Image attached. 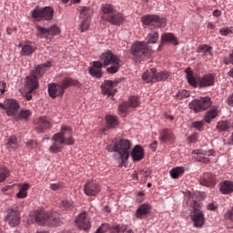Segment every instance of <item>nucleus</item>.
Returning a JSON list of instances; mask_svg holds the SVG:
<instances>
[{
    "instance_id": "obj_1",
    "label": "nucleus",
    "mask_w": 233,
    "mask_h": 233,
    "mask_svg": "<svg viewBox=\"0 0 233 233\" xmlns=\"http://www.w3.org/2000/svg\"><path fill=\"white\" fill-rule=\"evenodd\" d=\"M53 144L48 148L51 154H59L63 150L65 145L71 146L76 143L72 135V127L68 126H62L60 132L56 133L52 137Z\"/></svg>"
},
{
    "instance_id": "obj_2",
    "label": "nucleus",
    "mask_w": 233,
    "mask_h": 233,
    "mask_svg": "<svg viewBox=\"0 0 233 233\" xmlns=\"http://www.w3.org/2000/svg\"><path fill=\"white\" fill-rule=\"evenodd\" d=\"M100 63L103 64L104 68H106V66H109L110 65V66L106 68L107 74H117L122 66L121 58L110 50L104 52L100 56Z\"/></svg>"
},
{
    "instance_id": "obj_3",
    "label": "nucleus",
    "mask_w": 233,
    "mask_h": 233,
    "mask_svg": "<svg viewBox=\"0 0 233 233\" xmlns=\"http://www.w3.org/2000/svg\"><path fill=\"white\" fill-rule=\"evenodd\" d=\"M130 148H132V143L130 140L125 138L116 140L113 145L107 147L108 152L118 153L119 159H121L122 163L128 161V157H130Z\"/></svg>"
},
{
    "instance_id": "obj_4",
    "label": "nucleus",
    "mask_w": 233,
    "mask_h": 233,
    "mask_svg": "<svg viewBox=\"0 0 233 233\" xmlns=\"http://www.w3.org/2000/svg\"><path fill=\"white\" fill-rule=\"evenodd\" d=\"M35 219L37 225L53 227L59 225V214L57 212H46L45 209H37L35 212Z\"/></svg>"
},
{
    "instance_id": "obj_5",
    "label": "nucleus",
    "mask_w": 233,
    "mask_h": 233,
    "mask_svg": "<svg viewBox=\"0 0 233 233\" xmlns=\"http://www.w3.org/2000/svg\"><path fill=\"white\" fill-rule=\"evenodd\" d=\"M187 83L191 86H198V88H206L207 86H214L215 76L212 74L205 75L202 77L196 79L194 73L190 68L186 69Z\"/></svg>"
},
{
    "instance_id": "obj_6",
    "label": "nucleus",
    "mask_w": 233,
    "mask_h": 233,
    "mask_svg": "<svg viewBox=\"0 0 233 233\" xmlns=\"http://www.w3.org/2000/svg\"><path fill=\"white\" fill-rule=\"evenodd\" d=\"M154 51L147 42H136L131 46V55L137 59V61H145L152 57Z\"/></svg>"
},
{
    "instance_id": "obj_7",
    "label": "nucleus",
    "mask_w": 233,
    "mask_h": 233,
    "mask_svg": "<svg viewBox=\"0 0 233 233\" xmlns=\"http://www.w3.org/2000/svg\"><path fill=\"white\" fill-rule=\"evenodd\" d=\"M187 205L193 208V212H191L190 216L194 223V227L201 228V227L205 225V215H203V212L199 211L201 205L198 201L190 199L187 202Z\"/></svg>"
},
{
    "instance_id": "obj_8",
    "label": "nucleus",
    "mask_w": 233,
    "mask_h": 233,
    "mask_svg": "<svg viewBox=\"0 0 233 233\" xmlns=\"http://www.w3.org/2000/svg\"><path fill=\"white\" fill-rule=\"evenodd\" d=\"M142 79L146 83H157V81H166V79H168V72L161 71L157 73L156 68H151L143 73Z\"/></svg>"
},
{
    "instance_id": "obj_9",
    "label": "nucleus",
    "mask_w": 233,
    "mask_h": 233,
    "mask_svg": "<svg viewBox=\"0 0 233 233\" xmlns=\"http://www.w3.org/2000/svg\"><path fill=\"white\" fill-rule=\"evenodd\" d=\"M32 17L35 21H52L54 19V8L50 6L36 7L32 11Z\"/></svg>"
},
{
    "instance_id": "obj_10",
    "label": "nucleus",
    "mask_w": 233,
    "mask_h": 233,
    "mask_svg": "<svg viewBox=\"0 0 233 233\" xmlns=\"http://www.w3.org/2000/svg\"><path fill=\"white\" fill-rule=\"evenodd\" d=\"M61 29L57 25H51L50 28H45L41 25H36V37L40 39H51L54 35H59Z\"/></svg>"
},
{
    "instance_id": "obj_11",
    "label": "nucleus",
    "mask_w": 233,
    "mask_h": 233,
    "mask_svg": "<svg viewBox=\"0 0 233 233\" xmlns=\"http://www.w3.org/2000/svg\"><path fill=\"white\" fill-rule=\"evenodd\" d=\"M110 230V233H134L127 226L118 224L110 228L108 224H102L95 233H105Z\"/></svg>"
},
{
    "instance_id": "obj_12",
    "label": "nucleus",
    "mask_w": 233,
    "mask_h": 233,
    "mask_svg": "<svg viewBox=\"0 0 233 233\" xmlns=\"http://www.w3.org/2000/svg\"><path fill=\"white\" fill-rule=\"evenodd\" d=\"M212 106V99L209 96L200 97L189 104V108L194 112H203Z\"/></svg>"
},
{
    "instance_id": "obj_13",
    "label": "nucleus",
    "mask_w": 233,
    "mask_h": 233,
    "mask_svg": "<svg viewBox=\"0 0 233 233\" xmlns=\"http://www.w3.org/2000/svg\"><path fill=\"white\" fill-rule=\"evenodd\" d=\"M142 23L143 25L163 28L167 25V20L157 16V15H147L142 17Z\"/></svg>"
},
{
    "instance_id": "obj_14",
    "label": "nucleus",
    "mask_w": 233,
    "mask_h": 233,
    "mask_svg": "<svg viewBox=\"0 0 233 233\" xmlns=\"http://www.w3.org/2000/svg\"><path fill=\"white\" fill-rule=\"evenodd\" d=\"M0 109L5 110L7 116H15L19 110V103L17 100L7 99L4 104L0 103Z\"/></svg>"
},
{
    "instance_id": "obj_15",
    "label": "nucleus",
    "mask_w": 233,
    "mask_h": 233,
    "mask_svg": "<svg viewBox=\"0 0 233 233\" xmlns=\"http://www.w3.org/2000/svg\"><path fill=\"white\" fill-rule=\"evenodd\" d=\"M101 192V187L97 181L89 179L86 182L84 187V193L86 196H97Z\"/></svg>"
},
{
    "instance_id": "obj_16",
    "label": "nucleus",
    "mask_w": 233,
    "mask_h": 233,
    "mask_svg": "<svg viewBox=\"0 0 233 233\" xmlns=\"http://www.w3.org/2000/svg\"><path fill=\"white\" fill-rule=\"evenodd\" d=\"M50 128H52V123L48 117L42 116L35 120V130L37 134H45V132L50 130Z\"/></svg>"
},
{
    "instance_id": "obj_17",
    "label": "nucleus",
    "mask_w": 233,
    "mask_h": 233,
    "mask_svg": "<svg viewBox=\"0 0 233 233\" xmlns=\"http://www.w3.org/2000/svg\"><path fill=\"white\" fill-rule=\"evenodd\" d=\"M5 219L10 227H17L21 223V213L17 209H9Z\"/></svg>"
},
{
    "instance_id": "obj_18",
    "label": "nucleus",
    "mask_w": 233,
    "mask_h": 233,
    "mask_svg": "<svg viewBox=\"0 0 233 233\" xmlns=\"http://www.w3.org/2000/svg\"><path fill=\"white\" fill-rule=\"evenodd\" d=\"M103 68L105 66L101 61H94L91 63V66L88 67V72L92 77H96V79H101L103 77Z\"/></svg>"
},
{
    "instance_id": "obj_19",
    "label": "nucleus",
    "mask_w": 233,
    "mask_h": 233,
    "mask_svg": "<svg viewBox=\"0 0 233 233\" xmlns=\"http://www.w3.org/2000/svg\"><path fill=\"white\" fill-rule=\"evenodd\" d=\"M160 143H166L167 145H172L176 141V136L172 129L165 127L159 133Z\"/></svg>"
},
{
    "instance_id": "obj_20",
    "label": "nucleus",
    "mask_w": 233,
    "mask_h": 233,
    "mask_svg": "<svg viewBox=\"0 0 233 233\" xmlns=\"http://www.w3.org/2000/svg\"><path fill=\"white\" fill-rule=\"evenodd\" d=\"M47 91L52 99H56V97H61L65 96V89H63L60 83L48 84Z\"/></svg>"
},
{
    "instance_id": "obj_21",
    "label": "nucleus",
    "mask_w": 233,
    "mask_h": 233,
    "mask_svg": "<svg viewBox=\"0 0 233 233\" xmlns=\"http://www.w3.org/2000/svg\"><path fill=\"white\" fill-rule=\"evenodd\" d=\"M126 19L127 17L123 13L115 11L112 15L106 18V21L110 23V25H113V26H121V25L125 23Z\"/></svg>"
},
{
    "instance_id": "obj_22",
    "label": "nucleus",
    "mask_w": 233,
    "mask_h": 233,
    "mask_svg": "<svg viewBox=\"0 0 233 233\" xmlns=\"http://www.w3.org/2000/svg\"><path fill=\"white\" fill-rule=\"evenodd\" d=\"M199 184L203 187H216V176L212 173H204L199 179Z\"/></svg>"
},
{
    "instance_id": "obj_23",
    "label": "nucleus",
    "mask_w": 233,
    "mask_h": 233,
    "mask_svg": "<svg viewBox=\"0 0 233 233\" xmlns=\"http://www.w3.org/2000/svg\"><path fill=\"white\" fill-rule=\"evenodd\" d=\"M25 90H28V92L37 90V88H39V79L32 75L26 76L25 81Z\"/></svg>"
},
{
    "instance_id": "obj_24",
    "label": "nucleus",
    "mask_w": 233,
    "mask_h": 233,
    "mask_svg": "<svg viewBox=\"0 0 233 233\" xmlns=\"http://www.w3.org/2000/svg\"><path fill=\"white\" fill-rule=\"evenodd\" d=\"M76 223L81 230H88V228H90V220L86 218V214L85 212L78 215L76 219Z\"/></svg>"
},
{
    "instance_id": "obj_25",
    "label": "nucleus",
    "mask_w": 233,
    "mask_h": 233,
    "mask_svg": "<svg viewBox=\"0 0 233 233\" xmlns=\"http://www.w3.org/2000/svg\"><path fill=\"white\" fill-rule=\"evenodd\" d=\"M100 11L102 14V19L106 21L107 17H110L116 12V6L112 4H103L100 6Z\"/></svg>"
},
{
    "instance_id": "obj_26",
    "label": "nucleus",
    "mask_w": 233,
    "mask_h": 233,
    "mask_svg": "<svg viewBox=\"0 0 233 233\" xmlns=\"http://www.w3.org/2000/svg\"><path fill=\"white\" fill-rule=\"evenodd\" d=\"M52 66V64L50 62H47L46 64H42L36 66L31 72V76H34L36 79H39L43 77L46 69L45 68H50Z\"/></svg>"
},
{
    "instance_id": "obj_27",
    "label": "nucleus",
    "mask_w": 233,
    "mask_h": 233,
    "mask_svg": "<svg viewBox=\"0 0 233 233\" xmlns=\"http://www.w3.org/2000/svg\"><path fill=\"white\" fill-rule=\"evenodd\" d=\"M59 83L64 92L65 90H66V88H70V86H81V83H79V80L69 76L64 77Z\"/></svg>"
},
{
    "instance_id": "obj_28",
    "label": "nucleus",
    "mask_w": 233,
    "mask_h": 233,
    "mask_svg": "<svg viewBox=\"0 0 233 233\" xmlns=\"http://www.w3.org/2000/svg\"><path fill=\"white\" fill-rule=\"evenodd\" d=\"M148 214H150V205L142 204L137 209L135 216L137 219H145V218H147V216H148Z\"/></svg>"
},
{
    "instance_id": "obj_29",
    "label": "nucleus",
    "mask_w": 233,
    "mask_h": 233,
    "mask_svg": "<svg viewBox=\"0 0 233 233\" xmlns=\"http://www.w3.org/2000/svg\"><path fill=\"white\" fill-rule=\"evenodd\" d=\"M130 154L133 161H141V159L145 157V151L143 150V147L139 145L135 146Z\"/></svg>"
},
{
    "instance_id": "obj_30",
    "label": "nucleus",
    "mask_w": 233,
    "mask_h": 233,
    "mask_svg": "<svg viewBox=\"0 0 233 233\" xmlns=\"http://www.w3.org/2000/svg\"><path fill=\"white\" fill-rule=\"evenodd\" d=\"M114 82L111 80H105L101 86L103 94L107 96H114L116 94V89H114Z\"/></svg>"
},
{
    "instance_id": "obj_31",
    "label": "nucleus",
    "mask_w": 233,
    "mask_h": 233,
    "mask_svg": "<svg viewBox=\"0 0 233 233\" xmlns=\"http://www.w3.org/2000/svg\"><path fill=\"white\" fill-rule=\"evenodd\" d=\"M219 191L221 192V194L224 195H228V194H232L233 192V182L230 180H225L220 182L219 184Z\"/></svg>"
},
{
    "instance_id": "obj_32",
    "label": "nucleus",
    "mask_w": 233,
    "mask_h": 233,
    "mask_svg": "<svg viewBox=\"0 0 233 233\" xmlns=\"http://www.w3.org/2000/svg\"><path fill=\"white\" fill-rule=\"evenodd\" d=\"M147 45H150V43L155 44L157 43V40L159 39V30L157 28L150 29V32L147 35Z\"/></svg>"
},
{
    "instance_id": "obj_33",
    "label": "nucleus",
    "mask_w": 233,
    "mask_h": 233,
    "mask_svg": "<svg viewBox=\"0 0 233 233\" xmlns=\"http://www.w3.org/2000/svg\"><path fill=\"white\" fill-rule=\"evenodd\" d=\"M230 128H233L232 121L230 120L219 121L217 124V130H218V132H227V130H230Z\"/></svg>"
},
{
    "instance_id": "obj_34",
    "label": "nucleus",
    "mask_w": 233,
    "mask_h": 233,
    "mask_svg": "<svg viewBox=\"0 0 233 233\" xmlns=\"http://www.w3.org/2000/svg\"><path fill=\"white\" fill-rule=\"evenodd\" d=\"M78 12L82 19H88L89 17H92V14H94V10L88 6L78 7Z\"/></svg>"
},
{
    "instance_id": "obj_35",
    "label": "nucleus",
    "mask_w": 233,
    "mask_h": 233,
    "mask_svg": "<svg viewBox=\"0 0 233 233\" xmlns=\"http://www.w3.org/2000/svg\"><path fill=\"white\" fill-rule=\"evenodd\" d=\"M19 192L16 194V198L18 199H25L26 196H28V189L30 188V184H20L19 185Z\"/></svg>"
},
{
    "instance_id": "obj_36",
    "label": "nucleus",
    "mask_w": 233,
    "mask_h": 233,
    "mask_svg": "<svg viewBox=\"0 0 233 233\" xmlns=\"http://www.w3.org/2000/svg\"><path fill=\"white\" fill-rule=\"evenodd\" d=\"M22 50L20 51L21 56H32L35 52V46L31 44H24L20 46Z\"/></svg>"
},
{
    "instance_id": "obj_37",
    "label": "nucleus",
    "mask_w": 233,
    "mask_h": 233,
    "mask_svg": "<svg viewBox=\"0 0 233 233\" xmlns=\"http://www.w3.org/2000/svg\"><path fill=\"white\" fill-rule=\"evenodd\" d=\"M218 117V106H213L210 110L207 111L205 116L206 123H211L212 119Z\"/></svg>"
},
{
    "instance_id": "obj_38",
    "label": "nucleus",
    "mask_w": 233,
    "mask_h": 233,
    "mask_svg": "<svg viewBox=\"0 0 233 233\" xmlns=\"http://www.w3.org/2000/svg\"><path fill=\"white\" fill-rule=\"evenodd\" d=\"M169 174L172 179H177V177H181L185 174V167H176L169 171Z\"/></svg>"
},
{
    "instance_id": "obj_39",
    "label": "nucleus",
    "mask_w": 233,
    "mask_h": 233,
    "mask_svg": "<svg viewBox=\"0 0 233 233\" xmlns=\"http://www.w3.org/2000/svg\"><path fill=\"white\" fill-rule=\"evenodd\" d=\"M5 146H6V148H8L9 150H16V148H19V143L17 142V137L15 136L10 137Z\"/></svg>"
},
{
    "instance_id": "obj_40",
    "label": "nucleus",
    "mask_w": 233,
    "mask_h": 233,
    "mask_svg": "<svg viewBox=\"0 0 233 233\" xmlns=\"http://www.w3.org/2000/svg\"><path fill=\"white\" fill-rule=\"evenodd\" d=\"M106 121L109 128H114V127H117V125H119V120L116 116H112V115L106 116Z\"/></svg>"
},
{
    "instance_id": "obj_41",
    "label": "nucleus",
    "mask_w": 233,
    "mask_h": 233,
    "mask_svg": "<svg viewBox=\"0 0 233 233\" xmlns=\"http://www.w3.org/2000/svg\"><path fill=\"white\" fill-rule=\"evenodd\" d=\"M10 177V170L5 166H0V183L6 181V178Z\"/></svg>"
},
{
    "instance_id": "obj_42",
    "label": "nucleus",
    "mask_w": 233,
    "mask_h": 233,
    "mask_svg": "<svg viewBox=\"0 0 233 233\" xmlns=\"http://www.w3.org/2000/svg\"><path fill=\"white\" fill-rule=\"evenodd\" d=\"M162 43H174L176 41V36L171 33H164L161 36Z\"/></svg>"
},
{
    "instance_id": "obj_43",
    "label": "nucleus",
    "mask_w": 233,
    "mask_h": 233,
    "mask_svg": "<svg viewBox=\"0 0 233 233\" xmlns=\"http://www.w3.org/2000/svg\"><path fill=\"white\" fill-rule=\"evenodd\" d=\"M61 208L64 210H73L74 209V202L72 200L64 199L60 204Z\"/></svg>"
},
{
    "instance_id": "obj_44",
    "label": "nucleus",
    "mask_w": 233,
    "mask_h": 233,
    "mask_svg": "<svg viewBox=\"0 0 233 233\" xmlns=\"http://www.w3.org/2000/svg\"><path fill=\"white\" fill-rule=\"evenodd\" d=\"M187 97H190V93L185 89L179 90L176 95V99H177L178 101L187 99Z\"/></svg>"
},
{
    "instance_id": "obj_45",
    "label": "nucleus",
    "mask_w": 233,
    "mask_h": 233,
    "mask_svg": "<svg viewBox=\"0 0 233 233\" xmlns=\"http://www.w3.org/2000/svg\"><path fill=\"white\" fill-rule=\"evenodd\" d=\"M192 154H194V156H214V149H210L208 151L195 149L192 151Z\"/></svg>"
},
{
    "instance_id": "obj_46",
    "label": "nucleus",
    "mask_w": 233,
    "mask_h": 233,
    "mask_svg": "<svg viewBox=\"0 0 233 233\" xmlns=\"http://www.w3.org/2000/svg\"><path fill=\"white\" fill-rule=\"evenodd\" d=\"M199 52H202L204 56H212V47L202 45L198 47Z\"/></svg>"
},
{
    "instance_id": "obj_47",
    "label": "nucleus",
    "mask_w": 233,
    "mask_h": 233,
    "mask_svg": "<svg viewBox=\"0 0 233 233\" xmlns=\"http://www.w3.org/2000/svg\"><path fill=\"white\" fill-rule=\"evenodd\" d=\"M19 117L20 119H28V117H30V116H32V111H30V109H22L19 112Z\"/></svg>"
},
{
    "instance_id": "obj_48",
    "label": "nucleus",
    "mask_w": 233,
    "mask_h": 233,
    "mask_svg": "<svg viewBox=\"0 0 233 233\" xmlns=\"http://www.w3.org/2000/svg\"><path fill=\"white\" fill-rule=\"evenodd\" d=\"M127 103L129 106L136 108V106H139V98L137 96H131Z\"/></svg>"
},
{
    "instance_id": "obj_49",
    "label": "nucleus",
    "mask_w": 233,
    "mask_h": 233,
    "mask_svg": "<svg viewBox=\"0 0 233 233\" xmlns=\"http://www.w3.org/2000/svg\"><path fill=\"white\" fill-rule=\"evenodd\" d=\"M90 28V20L84 19L80 25V32H86Z\"/></svg>"
},
{
    "instance_id": "obj_50",
    "label": "nucleus",
    "mask_w": 233,
    "mask_h": 233,
    "mask_svg": "<svg viewBox=\"0 0 233 233\" xmlns=\"http://www.w3.org/2000/svg\"><path fill=\"white\" fill-rule=\"evenodd\" d=\"M128 108H130V105L128 104V102H124L119 106L118 112L119 114H125V112H127Z\"/></svg>"
},
{
    "instance_id": "obj_51",
    "label": "nucleus",
    "mask_w": 233,
    "mask_h": 233,
    "mask_svg": "<svg viewBox=\"0 0 233 233\" xmlns=\"http://www.w3.org/2000/svg\"><path fill=\"white\" fill-rule=\"evenodd\" d=\"M193 128H196L197 130H203V127H205V124L203 123V121H196L193 122L192 124Z\"/></svg>"
},
{
    "instance_id": "obj_52",
    "label": "nucleus",
    "mask_w": 233,
    "mask_h": 233,
    "mask_svg": "<svg viewBox=\"0 0 233 233\" xmlns=\"http://www.w3.org/2000/svg\"><path fill=\"white\" fill-rule=\"evenodd\" d=\"M224 218H225V219H228L229 220V223H230L229 228H233V215H231L230 213L227 212V213H225Z\"/></svg>"
},
{
    "instance_id": "obj_53",
    "label": "nucleus",
    "mask_w": 233,
    "mask_h": 233,
    "mask_svg": "<svg viewBox=\"0 0 233 233\" xmlns=\"http://www.w3.org/2000/svg\"><path fill=\"white\" fill-rule=\"evenodd\" d=\"M207 208L208 210H218V203L216 202H212V203H209L208 206H207Z\"/></svg>"
},
{
    "instance_id": "obj_54",
    "label": "nucleus",
    "mask_w": 233,
    "mask_h": 233,
    "mask_svg": "<svg viewBox=\"0 0 233 233\" xmlns=\"http://www.w3.org/2000/svg\"><path fill=\"white\" fill-rule=\"evenodd\" d=\"M219 34L221 35H228V34H232V30L228 29V28L220 29Z\"/></svg>"
},
{
    "instance_id": "obj_55",
    "label": "nucleus",
    "mask_w": 233,
    "mask_h": 233,
    "mask_svg": "<svg viewBox=\"0 0 233 233\" xmlns=\"http://www.w3.org/2000/svg\"><path fill=\"white\" fill-rule=\"evenodd\" d=\"M49 188L51 190L56 191V190H59L61 188V185H59V184H50Z\"/></svg>"
},
{
    "instance_id": "obj_56",
    "label": "nucleus",
    "mask_w": 233,
    "mask_h": 233,
    "mask_svg": "<svg viewBox=\"0 0 233 233\" xmlns=\"http://www.w3.org/2000/svg\"><path fill=\"white\" fill-rule=\"evenodd\" d=\"M149 148L150 150H152V152H156V150L157 149V141L155 140L152 144H150Z\"/></svg>"
},
{
    "instance_id": "obj_57",
    "label": "nucleus",
    "mask_w": 233,
    "mask_h": 233,
    "mask_svg": "<svg viewBox=\"0 0 233 233\" xmlns=\"http://www.w3.org/2000/svg\"><path fill=\"white\" fill-rule=\"evenodd\" d=\"M27 147L28 148H35V147H37V143L34 142V140H29L27 142Z\"/></svg>"
},
{
    "instance_id": "obj_58",
    "label": "nucleus",
    "mask_w": 233,
    "mask_h": 233,
    "mask_svg": "<svg viewBox=\"0 0 233 233\" xmlns=\"http://www.w3.org/2000/svg\"><path fill=\"white\" fill-rule=\"evenodd\" d=\"M25 97L27 101H30L32 99V92L28 91L25 93Z\"/></svg>"
},
{
    "instance_id": "obj_59",
    "label": "nucleus",
    "mask_w": 233,
    "mask_h": 233,
    "mask_svg": "<svg viewBox=\"0 0 233 233\" xmlns=\"http://www.w3.org/2000/svg\"><path fill=\"white\" fill-rule=\"evenodd\" d=\"M193 157H194V159H196V160L198 161L199 163H203V157H201V156H199V155H196V156H194Z\"/></svg>"
},
{
    "instance_id": "obj_60",
    "label": "nucleus",
    "mask_w": 233,
    "mask_h": 233,
    "mask_svg": "<svg viewBox=\"0 0 233 233\" xmlns=\"http://www.w3.org/2000/svg\"><path fill=\"white\" fill-rule=\"evenodd\" d=\"M213 15H214V17H219V15H221V11H219V9L214 10Z\"/></svg>"
},
{
    "instance_id": "obj_61",
    "label": "nucleus",
    "mask_w": 233,
    "mask_h": 233,
    "mask_svg": "<svg viewBox=\"0 0 233 233\" xmlns=\"http://www.w3.org/2000/svg\"><path fill=\"white\" fill-rule=\"evenodd\" d=\"M208 28H209V30H214L216 28V25H214V24H212L211 22H209L208 24Z\"/></svg>"
},
{
    "instance_id": "obj_62",
    "label": "nucleus",
    "mask_w": 233,
    "mask_h": 233,
    "mask_svg": "<svg viewBox=\"0 0 233 233\" xmlns=\"http://www.w3.org/2000/svg\"><path fill=\"white\" fill-rule=\"evenodd\" d=\"M0 88H6V82L0 81Z\"/></svg>"
},
{
    "instance_id": "obj_63",
    "label": "nucleus",
    "mask_w": 233,
    "mask_h": 233,
    "mask_svg": "<svg viewBox=\"0 0 233 233\" xmlns=\"http://www.w3.org/2000/svg\"><path fill=\"white\" fill-rule=\"evenodd\" d=\"M202 163H210V158L207 157H204L202 158Z\"/></svg>"
},
{
    "instance_id": "obj_64",
    "label": "nucleus",
    "mask_w": 233,
    "mask_h": 233,
    "mask_svg": "<svg viewBox=\"0 0 233 233\" xmlns=\"http://www.w3.org/2000/svg\"><path fill=\"white\" fill-rule=\"evenodd\" d=\"M166 119H169L170 121H174V116H172V115H166Z\"/></svg>"
}]
</instances>
